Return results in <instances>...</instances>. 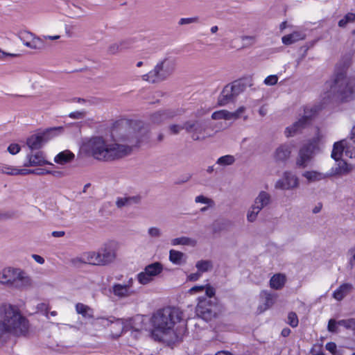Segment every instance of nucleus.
I'll return each instance as SVG.
<instances>
[{
	"label": "nucleus",
	"instance_id": "44",
	"mask_svg": "<svg viewBox=\"0 0 355 355\" xmlns=\"http://www.w3.org/2000/svg\"><path fill=\"white\" fill-rule=\"evenodd\" d=\"M228 111L227 110H219L216 111L211 114V119L214 120H218V119H226L228 120Z\"/></svg>",
	"mask_w": 355,
	"mask_h": 355
},
{
	"label": "nucleus",
	"instance_id": "47",
	"mask_svg": "<svg viewBox=\"0 0 355 355\" xmlns=\"http://www.w3.org/2000/svg\"><path fill=\"white\" fill-rule=\"evenodd\" d=\"M244 110H245L244 107H240L235 112H228V116L230 117V118H228V120H231V119L235 120V119L240 118L241 114L244 112Z\"/></svg>",
	"mask_w": 355,
	"mask_h": 355
},
{
	"label": "nucleus",
	"instance_id": "31",
	"mask_svg": "<svg viewBox=\"0 0 355 355\" xmlns=\"http://www.w3.org/2000/svg\"><path fill=\"white\" fill-rule=\"evenodd\" d=\"M74 155L69 150H64L58 153L54 158V162L59 164H64L71 162Z\"/></svg>",
	"mask_w": 355,
	"mask_h": 355
},
{
	"label": "nucleus",
	"instance_id": "59",
	"mask_svg": "<svg viewBox=\"0 0 355 355\" xmlns=\"http://www.w3.org/2000/svg\"><path fill=\"white\" fill-rule=\"evenodd\" d=\"M14 216V213L10 211L2 212L0 211V220H4L9 218H12Z\"/></svg>",
	"mask_w": 355,
	"mask_h": 355
},
{
	"label": "nucleus",
	"instance_id": "22",
	"mask_svg": "<svg viewBox=\"0 0 355 355\" xmlns=\"http://www.w3.org/2000/svg\"><path fill=\"white\" fill-rule=\"evenodd\" d=\"M112 293L120 298L128 297L135 294L132 289H128L124 284H114L112 286Z\"/></svg>",
	"mask_w": 355,
	"mask_h": 355
},
{
	"label": "nucleus",
	"instance_id": "1",
	"mask_svg": "<svg viewBox=\"0 0 355 355\" xmlns=\"http://www.w3.org/2000/svg\"><path fill=\"white\" fill-rule=\"evenodd\" d=\"M150 322L153 328L151 336L155 340L166 341L168 344L182 341L187 332L183 313L176 307L167 306L157 310L153 313Z\"/></svg>",
	"mask_w": 355,
	"mask_h": 355
},
{
	"label": "nucleus",
	"instance_id": "39",
	"mask_svg": "<svg viewBox=\"0 0 355 355\" xmlns=\"http://www.w3.org/2000/svg\"><path fill=\"white\" fill-rule=\"evenodd\" d=\"M338 323V325L344 327L346 329L355 330V318L340 320Z\"/></svg>",
	"mask_w": 355,
	"mask_h": 355
},
{
	"label": "nucleus",
	"instance_id": "11",
	"mask_svg": "<svg viewBox=\"0 0 355 355\" xmlns=\"http://www.w3.org/2000/svg\"><path fill=\"white\" fill-rule=\"evenodd\" d=\"M299 180L297 176L290 171H286L282 179L277 181L275 188L282 190L293 189L298 187Z\"/></svg>",
	"mask_w": 355,
	"mask_h": 355
},
{
	"label": "nucleus",
	"instance_id": "43",
	"mask_svg": "<svg viewBox=\"0 0 355 355\" xmlns=\"http://www.w3.org/2000/svg\"><path fill=\"white\" fill-rule=\"evenodd\" d=\"M287 323L292 327H297L299 324V320L297 314L295 312H290L288 314Z\"/></svg>",
	"mask_w": 355,
	"mask_h": 355
},
{
	"label": "nucleus",
	"instance_id": "56",
	"mask_svg": "<svg viewBox=\"0 0 355 355\" xmlns=\"http://www.w3.org/2000/svg\"><path fill=\"white\" fill-rule=\"evenodd\" d=\"M21 150V147L17 144H11L8 147V151L12 155H16Z\"/></svg>",
	"mask_w": 355,
	"mask_h": 355
},
{
	"label": "nucleus",
	"instance_id": "46",
	"mask_svg": "<svg viewBox=\"0 0 355 355\" xmlns=\"http://www.w3.org/2000/svg\"><path fill=\"white\" fill-rule=\"evenodd\" d=\"M135 42L136 40L135 38H128L121 41L119 42V44L121 46V50L123 51L130 49Z\"/></svg>",
	"mask_w": 355,
	"mask_h": 355
},
{
	"label": "nucleus",
	"instance_id": "4",
	"mask_svg": "<svg viewBox=\"0 0 355 355\" xmlns=\"http://www.w3.org/2000/svg\"><path fill=\"white\" fill-rule=\"evenodd\" d=\"M3 320H0V346L6 343L11 335L24 336L28 330V321L16 306L5 304L1 307Z\"/></svg>",
	"mask_w": 355,
	"mask_h": 355
},
{
	"label": "nucleus",
	"instance_id": "23",
	"mask_svg": "<svg viewBox=\"0 0 355 355\" xmlns=\"http://www.w3.org/2000/svg\"><path fill=\"white\" fill-rule=\"evenodd\" d=\"M345 140L347 144L346 156L350 158L355 157V125L352 127L349 137Z\"/></svg>",
	"mask_w": 355,
	"mask_h": 355
},
{
	"label": "nucleus",
	"instance_id": "48",
	"mask_svg": "<svg viewBox=\"0 0 355 355\" xmlns=\"http://www.w3.org/2000/svg\"><path fill=\"white\" fill-rule=\"evenodd\" d=\"M338 325V321L334 319H330L328 322L327 329L329 332L337 333Z\"/></svg>",
	"mask_w": 355,
	"mask_h": 355
},
{
	"label": "nucleus",
	"instance_id": "53",
	"mask_svg": "<svg viewBox=\"0 0 355 355\" xmlns=\"http://www.w3.org/2000/svg\"><path fill=\"white\" fill-rule=\"evenodd\" d=\"M278 80V77L276 75H270L267 76L263 83L266 85H275Z\"/></svg>",
	"mask_w": 355,
	"mask_h": 355
},
{
	"label": "nucleus",
	"instance_id": "26",
	"mask_svg": "<svg viewBox=\"0 0 355 355\" xmlns=\"http://www.w3.org/2000/svg\"><path fill=\"white\" fill-rule=\"evenodd\" d=\"M305 34L300 31H294L293 33L284 35L282 38V43L285 45L292 44L297 41L304 40Z\"/></svg>",
	"mask_w": 355,
	"mask_h": 355
},
{
	"label": "nucleus",
	"instance_id": "29",
	"mask_svg": "<svg viewBox=\"0 0 355 355\" xmlns=\"http://www.w3.org/2000/svg\"><path fill=\"white\" fill-rule=\"evenodd\" d=\"M286 283V277L282 274L274 275L270 280V286L275 290L282 288Z\"/></svg>",
	"mask_w": 355,
	"mask_h": 355
},
{
	"label": "nucleus",
	"instance_id": "25",
	"mask_svg": "<svg viewBox=\"0 0 355 355\" xmlns=\"http://www.w3.org/2000/svg\"><path fill=\"white\" fill-rule=\"evenodd\" d=\"M187 256L184 253L175 250H171L169 251V261L175 265H182L186 263Z\"/></svg>",
	"mask_w": 355,
	"mask_h": 355
},
{
	"label": "nucleus",
	"instance_id": "7",
	"mask_svg": "<svg viewBox=\"0 0 355 355\" xmlns=\"http://www.w3.org/2000/svg\"><path fill=\"white\" fill-rule=\"evenodd\" d=\"M208 125L204 120H189L184 123L183 128L193 141H202L211 136L207 132Z\"/></svg>",
	"mask_w": 355,
	"mask_h": 355
},
{
	"label": "nucleus",
	"instance_id": "9",
	"mask_svg": "<svg viewBox=\"0 0 355 355\" xmlns=\"http://www.w3.org/2000/svg\"><path fill=\"white\" fill-rule=\"evenodd\" d=\"M315 145L313 143L304 144L300 149L296 158V166L300 168L308 166L313 157Z\"/></svg>",
	"mask_w": 355,
	"mask_h": 355
},
{
	"label": "nucleus",
	"instance_id": "45",
	"mask_svg": "<svg viewBox=\"0 0 355 355\" xmlns=\"http://www.w3.org/2000/svg\"><path fill=\"white\" fill-rule=\"evenodd\" d=\"M195 202L196 203L207 204L209 207H212L214 205V202L212 199L207 198L202 195L196 196L195 198Z\"/></svg>",
	"mask_w": 355,
	"mask_h": 355
},
{
	"label": "nucleus",
	"instance_id": "50",
	"mask_svg": "<svg viewBox=\"0 0 355 355\" xmlns=\"http://www.w3.org/2000/svg\"><path fill=\"white\" fill-rule=\"evenodd\" d=\"M350 258L348 261V267L352 270L355 266V247L349 250Z\"/></svg>",
	"mask_w": 355,
	"mask_h": 355
},
{
	"label": "nucleus",
	"instance_id": "5",
	"mask_svg": "<svg viewBox=\"0 0 355 355\" xmlns=\"http://www.w3.org/2000/svg\"><path fill=\"white\" fill-rule=\"evenodd\" d=\"M0 284L21 288L30 285L31 279L21 269L8 267L0 271Z\"/></svg>",
	"mask_w": 355,
	"mask_h": 355
},
{
	"label": "nucleus",
	"instance_id": "28",
	"mask_svg": "<svg viewBox=\"0 0 355 355\" xmlns=\"http://www.w3.org/2000/svg\"><path fill=\"white\" fill-rule=\"evenodd\" d=\"M140 196H129L124 198H118L116 201L117 207L121 208L123 207L130 206L134 204H138L140 202Z\"/></svg>",
	"mask_w": 355,
	"mask_h": 355
},
{
	"label": "nucleus",
	"instance_id": "3",
	"mask_svg": "<svg viewBox=\"0 0 355 355\" xmlns=\"http://www.w3.org/2000/svg\"><path fill=\"white\" fill-rule=\"evenodd\" d=\"M121 139L125 144L110 143L101 136L92 137L83 143L81 150L96 160L112 162L129 155L142 141L137 133Z\"/></svg>",
	"mask_w": 355,
	"mask_h": 355
},
{
	"label": "nucleus",
	"instance_id": "49",
	"mask_svg": "<svg viewBox=\"0 0 355 355\" xmlns=\"http://www.w3.org/2000/svg\"><path fill=\"white\" fill-rule=\"evenodd\" d=\"M199 20V18L198 17H188V18H181L179 21V25H185V24H189L192 23H197Z\"/></svg>",
	"mask_w": 355,
	"mask_h": 355
},
{
	"label": "nucleus",
	"instance_id": "24",
	"mask_svg": "<svg viewBox=\"0 0 355 355\" xmlns=\"http://www.w3.org/2000/svg\"><path fill=\"white\" fill-rule=\"evenodd\" d=\"M234 98L235 96L232 91V88H230V85H227L218 97V103L220 105H225L232 101Z\"/></svg>",
	"mask_w": 355,
	"mask_h": 355
},
{
	"label": "nucleus",
	"instance_id": "2",
	"mask_svg": "<svg viewBox=\"0 0 355 355\" xmlns=\"http://www.w3.org/2000/svg\"><path fill=\"white\" fill-rule=\"evenodd\" d=\"M325 87L327 91L321 95L320 102L304 107L302 116L311 123L313 119L329 105L349 101L354 98L355 85L343 70L336 71L331 80L326 83Z\"/></svg>",
	"mask_w": 355,
	"mask_h": 355
},
{
	"label": "nucleus",
	"instance_id": "41",
	"mask_svg": "<svg viewBox=\"0 0 355 355\" xmlns=\"http://www.w3.org/2000/svg\"><path fill=\"white\" fill-rule=\"evenodd\" d=\"M17 168L14 166H11L9 165H2L0 166V173L10 175H17Z\"/></svg>",
	"mask_w": 355,
	"mask_h": 355
},
{
	"label": "nucleus",
	"instance_id": "33",
	"mask_svg": "<svg viewBox=\"0 0 355 355\" xmlns=\"http://www.w3.org/2000/svg\"><path fill=\"white\" fill-rule=\"evenodd\" d=\"M196 311L198 315L206 320H210L215 314L210 309L204 306V302L202 301H200L198 303Z\"/></svg>",
	"mask_w": 355,
	"mask_h": 355
},
{
	"label": "nucleus",
	"instance_id": "60",
	"mask_svg": "<svg viewBox=\"0 0 355 355\" xmlns=\"http://www.w3.org/2000/svg\"><path fill=\"white\" fill-rule=\"evenodd\" d=\"M325 348L327 350H328L329 352L334 354L336 353V345L335 343L329 342L326 344Z\"/></svg>",
	"mask_w": 355,
	"mask_h": 355
},
{
	"label": "nucleus",
	"instance_id": "19",
	"mask_svg": "<svg viewBox=\"0 0 355 355\" xmlns=\"http://www.w3.org/2000/svg\"><path fill=\"white\" fill-rule=\"evenodd\" d=\"M260 296L263 300V305L259 307L261 312L270 308L275 302L277 295L266 291L261 293Z\"/></svg>",
	"mask_w": 355,
	"mask_h": 355
},
{
	"label": "nucleus",
	"instance_id": "30",
	"mask_svg": "<svg viewBox=\"0 0 355 355\" xmlns=\"http://www.w3.org/2000/svg\"><path fill=\"white\" fill-rule=\"evenodd\" d=\"M144 270L146 271V273H148V275L154 278L162 272L163 266L159 262H155L146 266Z\"/></svg>",
	"mask_w": 355,
	"mask_h": 355
},
{
	"label": "nucleus",
	"instance_id": "17",
	"mask_svg": "<svg viewBox=\"0 0 355 355\" xmlns=\"http://www.w3.org/2000/svg\"><path fill=\"white\" fill-rule=\"evenodd\" d=\"M292 147L289 144H282L275 152V159L276 162H285L291 156Z\"/></svg>",
	"mask_w": 355,
	"mask_h": 355
},
{
	"label": "nucleus",
	"instance_id": "34",
	"mask_svg": "<svg viewBox=\"0 0 355 355\" xmlns=\"http://www.w3.org/2000/svg\"><path fill=\"white\" fill-rule=\"evenodd\" d=\"M350 168L347 164L345 162H340L337 166L333 167L329 173V177L336 175L347 174L349 172Z\"/></svg>",
	"mask_w": 355,
	"mask_h": 355
},
{
	"label": "nucleus",
	"instance_id": "14",
	"mask_svg": "<svg viewBox=\"0 0 355 355\" xmlns=\"http://www.w3.org/2000/svg\"><path fill=\"white\" fill-rule=\"evenodd\" d=\"M98 258L99 254L97 252L89 251L83 253L80 257L72 259L71 262L74 265L85 263L94 266H101Z\"/></svg>",
	"mask_w": 355,
	"mask_h": 355
},
{
	"label": "nucleus",
	"instance_id": "51",
	"mask_svg": "<svg viewBox=\"0 0 355 355\" xmlns=\"http://www.w3.org/2000/svg\"><path fill=\"white\" fill-rule=\"evenodd\" d=\"M119 51H121L119 43L112 44L109 46L107 49V53L112 55L116 54Z\"/></svg>",
	"mask_w": 355,
	"mask_h": 355
},
{
	"label": "nucleus",
	"instance_id": "35",
	"mask_svg": "<svg viewBox=\"0 0 355 355\" xmlns=\"http://www.w3.org/2000/svg\"><path fill=\"white\" fill-rule=\"evenodd\" d=\"M196 267L198 272L202 273L211 270L213 264L210 260H200L196 263Z\"/></svg>",
	"mask_w": 355,
	"mask_h": 355
},
{
	"label": "nucleus",
	"instance_id": "13",
	"mask_svg": "<svg viewBox=\"0 0 355 355\" xmlns=\"http://www.w3.org/2000/svg\"><path fill=\"white\" fill-rule=\"evenodd\" d=\"M19 37L24 45L30 49H41L44 48L43 41L28 31L21 32Z\"/></svg>",
	"mask_w": 355,
	"mask_h": 355
},
{
	"label": "nucleus",
	"instance_id": "55",
	"mask_svg": "<svg viewBox=\"0 0 355 355\" xmlns=\"http://www.w3.org/2000/svg\"><path fill=\"white\" fill-rule=\"evenodd\" d=\"M148 233L150 237L158 238L161 236V230L156 227H150Z\"/></svg>",
	"mask_w": 355,
	"mask_h": 355
},
{
	"label": "nucleus",
	"instance_id": "15",
	"mask_svg": "<svg viewBox=\"0 0 355 355\" xmlns=\"http://www.w3.org/2000/svg\"><path fill=\"white\" fill-rule=\"evenodd\" d=\"M178 114V111L175 110H159L151 115L150 120L153 123L159 124L166 120L175 117Z\"/></svg>",
	"mask_w": 355,
	"mask_h": 355
},
{
	"label": "nucleus",
	"instance_id": "61",
	"mask_svg": "<svg viewBox=\"0 0 355 355\" xmlns=\"http://www.w3.org/2000/svg\"><path fill=\"white\" fill-rule=\"evenodd\" d=\"M69 116L71 119H83L84 117V112H78V111L73 112L69 114Z\"/></svg>",
	"mask_w": 355,
	"mask_h": 355
},
{
	"label": "nucleus",
	"instance_id": "32",
	"mask_svg": "<svg viewBox=\"0 0 355 355\" xmlns=\"http://www.w3.org/2000/svg\"><path fill=\"white\" fill-rule=\"evenodd\" d=\"M76 311L78 314L82 315L85 318H93L94 311L89 306L83 303H77L76 304Z\"/></svg>",
	"mask_w": 355,
	"mask_h": 355
},
{
	"label": "nucleus",
	"instance_id": "27",
	"mask_svg": "<svg viewBox=\"0 0 355 355\" xmlns=\"http://www.w3.org/2000/svg\"><path fill=\"white\" fill-rule=\"evenodd\" d=\"M302 176L305 178L309 182H318L329 177L328 174H324L315 171H305L302 173Z\"/></svg>",
	"mask_w": 355,
	"mask_h": 355
},
{
	"label": "nucleus",
	"instance_id": "40",
	"mask_svg": "<svg viewBox=\"0 0 355 355\" xmlns=\"http://www.w3.org/2000/svg\"><path fill=\"white\" fill-rule=\"evenodd\" d=\"M137 279L138 282L143 285H146L153 281V278L150 275H148V273H146V271L144 270L137 275Z\"/></svg>",
	"mask_w": 355,
	"mask_h": 355
},
{
	"label": "nucleus",
	"instance_id": "37",
	"mask_svg": "<svg viewBox=\"0 0 355 355\" xmlns=\"http://www.w3.org/2000/svg\"><path fill=\"white\" fill-rule=\"evenodd\" d=\"M195 243V241L189 237L186 236H182L179 238H175L171 240V244L173 245H193Z\"/></svg>",
	"mask_w": 355,
	"mask_h": 355
},
{
	"label": "nucleus",
	"instance_id": "12",
	"mask_svg": "<svg viewBox=\"0 0 355 355\" xmlns=\"http://www.w3.org/2000/svg\"><path fill=\"white\" fill-rule=\"evenodd\" d=\"M97 253L99 254V262L101 266H106L112 263L116 258V252L110 243L104 244L98 249Z\"/></svg>",
	"mask_w": 355,
	"mask_h": 355
},
{
	"label": "nucleus",
	"instance_id": "58",
	"mask_svg": "<svg viewBox=\"0 0 355 355\" xmlns=\"http://www.w3.org/2000/svg\"><path fill=\"white\" fill-rule=\"evenodd\" d=\"M55 171H51L50 170L44 169V168H37L34 169V174L37 175H44L46 174H53Z\"/></svg>",
	"mask_w": 355,
	"mask_h": 355
},
{
	"label": "nucleus",
	"instance_id": "21",
	"mask_svg": "<svg viewBox=\"0 0 355 355\" xmlns=\"http://www.w3.org/2000/svg\"><path fill=\"white\" fill-rule=\"evenodd\" d=\"M347 144V141L345 139L335 142L331 152V157L336 161L340 160L343 152L346 155Z\"/></svg>",
	"mask_w": 355,
	"mask_h": 355
},
{
	"label": "nucleus",
	"instance_id": "57",
	"mask_svg": "<svg viewBox=\"0 0 355 355\" xmlns=\"http://www.w3.org/2000/svg\"><path fill=\"white\" fill-rule=\"evenodd\" d=\"M169 130L171 134L178 135L182 130H184L183 125L173 124L169 126Z\"/></svg>",
	"mask_w": 355,
	"mask_h": 355
},
{
	"label": "nucleus",
	"instance_id": "52",
	"mask_svg": "<svg viewBox=\"0 0 355 355\" xmlns=\"http://www.w3.org/2000/svg\"><path fill=\"white\" fill-rule=\"evenodd\" d=\"M37 309L38 311L43 313L46 317H48L49 310L50 309V306L48 304L44 302L40 303L37 305Z\"/></svg>",
	"mask_w": 355,
	"mask_h": 355
},
{
	"label": "nucleus",
	"instance_id": "8",
	"mask_svg": "<svg viewBox=\"0 0 355 355\" xmlns=\"http://www.w3.org/2000/svg\"><path fill=\"white\" fill-rule=\"evenodd\" d=\"M62 129V127L51 128L45 132L30 136L26 139V145L30 149V151L39 150L49 139V135L52 132L60 130Z\"/></svg>",
	"mask_w": 355,
	"mask_h": 355
},
{
	"label": "nucleus",
	"instance_id": "36",
	"mask_svg": "<svg viewBox=\"0 0 355 355\" xmlns=\"http://www.w3.org/2000/svg\"><path fill=\"white\" fill-rule=\"evenodd\" d=\"M355 21V13L348 12L347 13L343 18L338 21V25L340 28H345L347 25L349 23H353Z\"/></svg>",
	"mask_w": 355,
	"mask_h": 355
},
{
	"label": "nucleus",
	"instance_id": "54",
	"mask_svg": "<svg viewBox=\"0 0 355 355\" xmlns=\"http://www.w3.org/2000/svg\"><path fill=\"white\" fill-rule=\"evenodd\" d=\"M257 209H255V207L252 206L251 211L248 214L247 218L248 221L253 222L255 220L257 214L260 211H257Z\"/></svg>",
	"mask_w": 355,
	"mask_h": 355
},
{
	"label": "nucleus",
	"instance_id": "10",
	"mask_svg": "<svg viewBox=\"0 0 355 355\" xmlns=\"http://www.w3.org/2000/svg\"><path fill=\"white\" fill-rule=\"evenodd\" d=\"M48 164L52 165L51 163L46 160L44 152L41 150H36L30 151L28 153H27L26 155L25 162L24 163V166H42Z\"/></svg>",
	"mask_w": 355,
	"mask_h": 355
},
{
	"label": "nucleus",
	"instance_id": "62",
	"mask_svg": "<svg viewBox=\"0 0 355 355\" xmlns=\"http://www.w3.org/2000/svg\"><path fill=\"white\" fill-rule=\"evenodd\" d=\"M205 294L207 297H211L215 295V290L213 287H211L209 285H207L206 286H205Z\"/></svg>",
	"mask_w": 355,
	"mask_h": 355
},
{
	"label": "nucleus",
	"instance_id": "16",
	"mask_svg": "<svg viewBox=\"0 0 355 355\" xmlns=\"http://www.w3.org/2000/svg\"><path fill=\"white\" fill-rule=\"evenodd\" d=\"M311 123L306 119L304 116H302L298 121H295L291 126L286 128L285 134L286 137H293L295 134L300 132L302 130L308 127Z\"/></svg>",
	"mask_w": 355,
	"mask_h": 355
},
{
	"label": "nucleus",
	"instance_id": "18",
	"mask_svg": "<svg viewBox=\"0 0 355 355\" xmlns=\"http://www.w3.org/2000/svg\"><path fill=\"white\" fill-rule=\"evenodd\" d=\"M353 290V285L350 283L342 284L336 289L332 297L338 302L342 301Z\"/></svg>",
	"mask_w": 355,
	"mask_h": 355
},
{
	"label": "nucleus",
	"instance_id": "64",
	"mask_svg": "<svg viewBox=\"0 0 355 355\" xmlns=\"http://www.w3.org/2000/svg\"><path fill=\"white\" fill-rule=\"evenodd\" d=\"M201 276V273L200 272H197L195 273H191L188 276V279L191 282L197 281Z\"/></svg>",
	"mask_w": 355,
	"mask_h": 355
},
{
	"label": "nucleus",
	"instance_id": "6",
	"mask_svg": "<svg viewBox=\"0 0 355 355\" xmlns=\"http://www.w3.org/2000/svg\"><path fill=\"white\" fill-rule=\"evenodd\" d=\"M175 59L168 57L158 62L153 70L142 76L143 80L149 83L161 82L166 79L174 71Z\"/></svg>",
	"mask_w": 355,
	"mask_h": 355
},
{
	"label": "nucleus",
	"instance_id": "20",
	"mask_svg": "<svg viewBox=\"0 0 355 355\" xmlns=\"http://www.w3.org/2000/svg\"><path fill=\"white\" fill-rule=\"evenodd\" d=\"M270 195L268 193L262 191L255 198L253 206L255 207V209H257V211H261L263 207L268 205L270 203Z\"/></svg>",
	"mask_w": 355,
	"mask_h": 355
},
{
	"label": "nucleus",
	"instance_id": "42",
	"mask_svg": "<svg viewBox=\"0 0 355 355\" xmlns=\"http://www.w3.org/2000/svg\"><path fill=\"white\" fill-rule=\"evenodd\" d=\"M230 85V88H232V91L234 95V96H237L239 94H241L244 89V85L241 84L239 81H234Z\"/></svg>",
	"mask_w": 355,
	"mask_h": 355
},
{
	"label": "nucleus",
	"instance_id": "38",
	"mask_svg": "<svg viewBox=\"0 0 355 355\" xmlns=\"http://www.w3.org/2000/svg\"><path fill=\"white\" fill-rule=\"evenodd\" d=\"M235 158L233 155H227L219 157L216 164L223 166H230L234 163Z\"/></svg>",
	"mask_w": 355,
	"mask_h": 355
},
{
	"label": "nucleus",
	"instance_id": "63",
	"mask_svg": "<svg viewBox=\"0 0 355 355\" xmlns=\"http://www.w3.org/2000/svg\"><path fill=\"white\" fill-rule=\"evenodd\" d=\"M241 40L243 42L247 41L248 44H249V45L253 44L256 41V38L254 36H247V35L242 36Z\"/></svg>",
	"mask_w": 355,
	"mask_h": 355
}]
</instances>
